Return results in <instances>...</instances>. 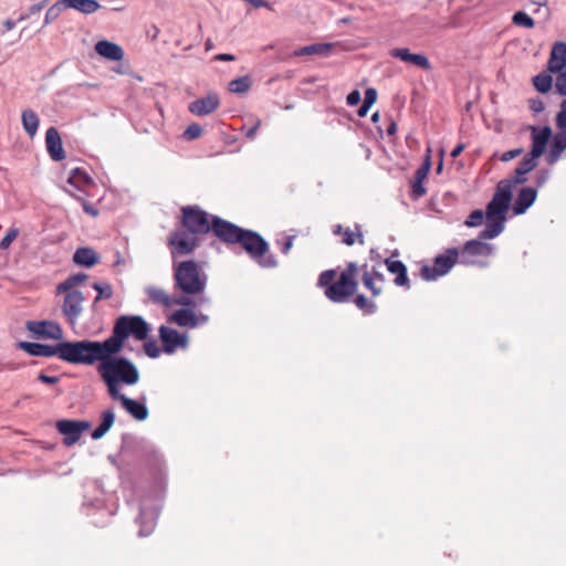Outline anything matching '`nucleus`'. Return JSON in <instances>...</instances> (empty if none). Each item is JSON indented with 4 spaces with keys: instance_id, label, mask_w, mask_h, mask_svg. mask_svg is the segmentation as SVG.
Wrapping results in <instances>:
<instances>
[{
    "instance_id": "nucleus-37",
    "label": "nucleus",
    "mask_w": 566,
    "mask_h": 566,
    "mask_svg": "<svg viewBox=\"0 0 566 566\" xmlns=\"http://www.w3.org/2000/svg\"><path fill=\"white\" fill-rule=\"evenodd\" d=\"M251 85H252V81H251L250 76L245 75V76H241V77L232 80L229 83V91L231 93H235V94H243L250 90Z\"/></svg>"
},
{
    "instance_id": "nucleus-53",
    "label": "nucleus",
    "mask_w": 566,
    "mask_h": 566,
    "mask_svg": "<svg viewBox=\"0 0 566 566\" xmlns=\"http://www.w3.org/2000/svg\"><path fill=\"white\" fill-rule=\"evenodd\" d=\"M422 180L415 179L411 184V190L415 198H420L426 195V188L422 185Z\"/></svg>"
},
{
    "instance_id": "nucleus-14",
    "label": "nucleus",
    "mask_w": 566,
    "mask_h": 566,
    "mask_svg": "<svg viewBox=\"0 0 566 566\" xmlns=\"http://www.w3.org/2000/svg\"><path fill=\"white\" fill-rule=\"evenodd\" d=\"M65 294L62 312L71 326H75L83 312L84 295L82 292H62Z\"/></svg>"
},
{
    "instance_id": "nucleus-2",
    "label": "nucleus",
    "mask_w": 566,
    "mask_h": 566,
    "mask_svg": "<svg viewBox=\"0 0 566 566\" xmlns=\"http://www.w3.org/2000/svg\"><path fill=\"white\" fill-rule=\"evenodd\" d=\"M96 369L111 398L122 394L120 385L134 386L140 379L136 365L118 354H107V358L98 364Z\"/></svg>"
},
{
    "instance_id": "nucleus-63",
    "label": "nucleus",
    "mask_w": 566,
    "mask_h": 566,
    "mask_svg": "<svg viewBox=\"0 0 566 566\" xmlns=\"http://www.w3.org/2000/svg\"><path fill=\"white\" fill-rule=\"evenodd\" d=\"M369 108H370V106H367V105L363 104V105L359 107L358 112H357L358 116H359V117H365V116L367 115V113H368Z\"/></svg>"
},
{
    "instance_id": "nucleus-8",
    "label": "nucleus",
    "mask_w": 566,
    "mask_h": 566,
    "mask_svg": "<svg viewBox=\"0 0 566 566\" xmlns=\"http://www.w3.org/2000/svg\"><path fill=\"white\" fill-rule=\"evenodd\" d=\"M548 71L556 74L555 88L560 95H566V43L556 42L548 60Z\"/></svg>"
},
{
    "instance_id": "nucleus-9",
    "label": "nucleus",
    "mask_w": 566,
    "mask_h": 566,
    "mask_svg": "<svg viewBox=\"0 0 566 566\" xmlns=\"http://www.w3.org/2000/svg\"><path fill=\"white\" fill-rule=\"evenodd\" d=\"M459 258V251L455 248L447 249L442 254L434 258L432 265H423L421 268V277L426 281H432L447 274Z\"/></svg>"
},
{
    "instance_id": "nucleus-24",
    "label": "nucleus",
    "mask_w": 566,
    "mask_h": 566,
    "mask_svg": "<svg viewBox=\"0 0 566 566\" xmlns=\"http://www.w3.org/2000/svg\"><path fill=\"white\" fill-rule=\"evenodd\" d=\"M95 51L98 55L111 61H120L124 57L123 49L113 42L102 40L95 44Z\"/></svg>"
},
{
    "instance_id": "nucleus-40",
    "label": "nucleus",
    "mask_w": 566,
    "mask_h": 566,
    "mask_svg": "<svg viewBox=\"0 0 566 566\" xmlns=\"http://www.w3.org/2000/svg\"><path fill=\"white\" fill-rule=\"evenodd\" d=\"M354 304L365 314H374L377 310L376 304L369 301L365 295L358 294L354 298Z\"/></svg>"
},
{
    "instance_id": "nucleus-44",
    "label": "nucleus",
    "mask_w": 566,
    "mask_h": 566,
    "mask_svg": "<svg viewBox=\"0 0 566 566\" xmlns=\"http://www.w3.org/2000/svg\"><path fill=\"white\" fill-rule=\"evenodd\" d=\"M556 127L558 133H566V99L562 102L559 112L556 115Z\"/></svg>"
},
{
    "instance_id": "nucleus-61",
    "label": "nucleus",
    "mask_w": 566,
    "mask_h": 566,
    "mask_svg": "<svg viewBox=\"0 0 566 566\" xmlns=\"http://www.w3.org/2000/svg\"><path fill=\"white\" fill-rule=\"evenodd\" d=\"M216 60L218 61H234V55L232 54H229V53H220V54H217L214 56Z\"/></svg>"
},
{
    "instance_id": "nucleus-34",
    "label": "nucleus",
    "mask_w": 566,
    "mask_h": 566,
    "mask_svg": "<svg viewBox=\"0 0 566 566\" xmlns=\"http://www.w3.org/2000/svg\"><path fill=\"white\" fill-rule=\"evenodd\" d=\"M531 206V187H524L520 190L518 197L513 203V212L515 214L524 213Z\"/></svg>"
},
{
    "instance_id": "nucleus-45",
    "label": "nucleus",
    "mask_w": 566,
    "mask_h": 566,
    "mask_svg": "<svg viewBox=\"0 0 566 566\" xmlns=\"http://www.w3.org/2000/svg\"><path fill=\"white\" fill-rule=\"evenodd\" d=\"M202 127L199 124L193 123L186 128L182 136L187 140H193L199 138L202 135Z\"/></svg>"
},
{
    "instance_id": "nucleus-10",
    "label": "nucleus",
    "mask_w": 566,
    "mask_h": 566,
    "mask_svg": "<svg viewBox=\"0 0 566 566\" xmlns=\"http://www.w3.org/2000/svg\"><path fill=\"white\" fill-rule=\"evenodd\" d=\"M149 298L157 304H161L166 307L172 305L180 306H199L207 303L209 300L206 296H200L197 301L186 295L170 296L166 291L158 287H149L147 290Z\"/></svg>"
},
{
    "instance_id": "nucleus-42",
    "label": "nucleus",
    "mask_w": 566,
    "mask_h": 566,
    "mask_svg": "<svg viewBox=\"0 0 566 566\" xmlns=\"http://www.w3.org/2000/svg\"><path fill=\"white\" fill-rule=\"evenodd\" d=\"M94 290L97 291V296L95 297L94 302L97 303L102 298H111L113 296V289L109 284H101V283H94L93 285Z\"/></svg>"
},
{
    "instance_id": "nucleus-28",
    "label": "nucleus",
    "mask_w": 566,
    "mask_h": 566,
    "mask_svg": "<svg viewBox=\"0 0 566 566\" xmlns=\"http://www.w3.org/2000/svg\"><path fill=\"white\" fill-rule=\"evenodd\" d=\"M115 422V413L112 409L104 410L101 413V423L92 432V439L98 440L104 437Z\"/></svg>"
},
{
    "instance_id": "nucleus-64",
    "label": "nucleus",
    "mask_w": 566,
    "mask_h": 566,
    "mask_svg": "<svg viewBox=\"0 0 566 566\" xmlns=\"http://www.w3.org/2000/svg\"><path fill=\"white\" fill-rule=\"evenodd\" d=\"M3 27L7 31H10L15 27V23L12 20L8 19L3 22Z\"/></svg>"
},
{
    "instance_id": "nucleus-59",
    "label": "nucleus",
    "mask_w": 566,
    "mask_h": 566,
    "mask_svg": "<svg viewBox=\"0 0 566 566\" xmlns=\"http://www.w3.org/2000/svg\"><path fill=\"white\" fill-rule=\"evenodd\" d=\"M83 209L90 216H93V217L98 216V210L86 201H83Z\"/></svg>"
},
{
    "instance_id": "nucleus-27",
    "label": "nucleus",
    "mask_w": 566,
    "mask_h": 566,
    "mask_svg": "<svg viewBox=\"0 0 566 566\" xmlns=\"http://www.w3.org/2000/svg\"><path fill=\"white\" fill-rule=\"evenodd\" d=\"M334 234L342 235V242L346 245H353L358 242L359 244H364V237L360 231L359 226H355L354 229L343 228L340 224L336 226L334 229Z\"/></svg>"
},
{
    "instance_id": "nucleus-46",
    "label": "nucleus",
    "mask_w": 566,
    "mask_h": 566,
    "mask_svg": "<svg viewBox=\"0 0 566 566\" xmlns=\"http://www.w3.org/2000/svg\"><path fill=\"white\" fill-rule=\"evenodd\" d=\"M430 168H431L430 155H427L422 165L417 169L415 179L423 181L427 178V176L430 171Z\"/></svg>"
},
{
    "instance_id": "nucleus-62",
    "label": "nucleus",
    "mask_w": 566,
    "mask_h": 566,
    "mask_svg": "<svg viewBox=\"0 0 566 566\" xmlns=\"http://www.w3.org/2000/svg\"><path fill=\"white\" fill-rule=\"evenodd\" d=\"M465 148V145L464 144H459L452 151H451V157L452 158H457L458 156H460V154L464 150Z\"/></svg>"
},
{
    "instance_id": "nucleus-35",
    "label": "nucleus",
    "mask_w": 566,
    "mask_h": 566,
    "mask_svg": "<svg viewBox=\"0 0 566 566\" xmlns=\"http://www.w3.org/2000/svg\"><path fill=\"white\" fill-rule=\"evenodd\" d=\"M332 49V45L329 43H315L312 45H306L297 51H295L296 56H303V55H326Z\"/></svg>"
},
{
    "instance_id": "nucleus-56",
    "label": "nucleus",
    "mask_w": 566,
    "mask_h": 566,
    "mask_svg": "<svg viewBox=\"0 0 566 566\" xmlns=\"http://www.w3.org/2000/svg\"><path fill=\"white\" fill-rule=\"evenodd\" d=\"M522 153H523L522 148H515V149L505 151V153L502 154L501 160L502 161H510V160L516 158L517 156H520Z\"/></svg>"
},
{
    "instance_id": "nucleus-50",
    "label": "nucleus",
    "mask_w": 566,
    "mask_h": 566,
    "mask_svg": "<svg viewBox=\"0 0 566 566\" xmlns=\"http://www.w3.org/2000/svg\"><path fill=\"white\" fill-rule=\"evenodd\" d=\"M535 130H536L535 127H533V139H536L538 142L547 144L549 138H551V136H552L551 128L549 127H544L538 133H535Z\"/></svg>"
},
{
    "instance_id": "nucleus-19",
    "label": "nucleus",
    "mask_w": 566,
    "mask_h": 566,
    "mask_svg": "<svg viewBox=\"0 0 566 566\" xmlns=\"http://www.w3.org/2000/svg\"><path fill=\"white\" fill-rule=\"evenodd\" d=\"M220 106V98L217 93H209L189 104V112L197 116H206L213 113Z\"/></svg>"
},
{
    "instance_id": "nucleus-18",
    "label": "nucleus",
    "mask_w": 566,
    "mask_h": 566,
    "mask_svg": "<svg viewBox=\"0 0 566 566\" xmlns=\"http://www.w3.org/2000/svg\"><path fill=\"white\" fill-rule=\"evenodd\" d=\"M113 400L120 401L123 408L136 420L144 421L147 419L149 411L144 403L145 397H140L142 401L134 400L128 398L124 394L118 395L117 397H113Z\"/></svg>"
},
{
    "instance_id": "nucleus-52",
    "label": "nucleus",
    "mask_w": 566,
    "mask_h": 566,
    "mask_svg": "<svg viewBox=\"0 0 566 566\" xmlns=\"http://www.w3.org/2000/svg\"><path fill=\"white\" fill-rule=\"evenodd\" d=\"M144 349H145L146 355L150 358H156L160 353L159 347L156 344V342H146L144 344Z\"/></svg>"
},
{
    "instance_id": "nucleus-55",
    "label": "nucleus",
    "mask_w": 566,
    "mask_h": 566,
    "mask_svg": "<svg viewBox=\"0 0 566 566\" xmlns=\"http://www.w3.org/2000/svg\"><path fill=\"white\" fill-rule=\"evenodd\" d=\"M377 99V91L375 88H367L365 92V99L364 103L367 106H370L376 102Z\"/></svg>"
},
{
    "instance_id": "nucleus-20",
    "label": "nucleus",
    "mask_w": 566,
    "mask_h": 566,
    "mask_svg": "<svg viewBox=\"0 0 566 566\" xmlns=\"http://www.w3.org/2000/svg\"><path fill=\"white\" fill-rule=\"evenodd\" d=\"M20 347L31 356L38 357H53L57 356L61 359L62 343L56 345H46L40 343H20Z\"/></svg>"
},
{
    "instance_id": "nucleus-38",
    "label": "nucleus",
    "mask_w": 566,
    "mask_h": 566,
    "mask_svg": "<svg viewBox=\"0 0 566 566\" xmlns=\"http://www.w3.org/2000/svg\"><path fill=\"white\" fill-rule=\"evenodd\" d=\"M553 77L548 73H541L533 77V86L542 93H546L552 88Z\"/></svg>"
},
{
    "instance_id": "nucleus-23",
    "label": "nucleus",
    "mask_w": 566,
    "mask_h": 566,
    "mask_svg": "<svg viewBox=\"0 0 566 566\" xmlns=\"http://www.w3.org/2000/svg\"><path fill=\"white\" fill-rule=\"evenodd\" d=\"M531 172V153L525 155L520 165L515 168L512 176L503 181L509 184V189L513 190L518 186L527 181Z\"/></svg>"
},
{
    "instance_id": "nucleus-3",
    "label": "nucleus",
    "mask_w": 566,
    "mask_h": 566,
    "mask_svg": "<svg viewBox=\"0 0 566 566\" xmlns=\"http://www.w3.org/2000/svg\"><path fill=\"white\" fill-rule=\"evenodd\" d=\"M359 266L349 262L336 279V270L323 271L317 280V285L324 289V295L333 303H345L354 296L358 289L357 275Z\"/></svg>"
},
{
    "instance_id": "nucleus-58",
    "label": "nucleus",
    "mask_w": 566,
    "mask_h": 566,
    "mask_svg": "<svg viewBox=\"0 0 566 566\" xmlns=\"http://www.w3.org/2000/svg\"><path fill=\"white\" fill-rule=\"evenodd\" d=\"M38 379L41 382L48 384V385H55L56 382H59V377H56V376H48V375H45L43 373L39 374Z\"/></svg>"
},
{
    "instance_id": "nucleus-17",
    "label": "nucleus",
    "mask_w": 566,
    "mask_h": 566,
    "mask_svg": "<svg viewBox=\"0 0 566 566\" xmlns=\"http://www.w3.org/2000/svg\"><path fill=\"white\" fill-rule=\"evenodd\" d=\"M27 327L34 335L50 339H61L63 337V331L61 326L51 321L41 322H28Z\"/></svg>"
},
{
    "instance_id": "nucleus-32",
    "label": "nucleus",
    "mask_w": 566,
    "mask_h": 566,
    "mask_svg": "<svg viewBox=\"0 0 566 566\" xmlns=\"http://www.w3.org/2000/svg\"><path fill=\"white\" fill-rule=\"evenodd\" d=\"M22 126L25 133L32 138L39 128V117L32 109H24L21 114Z\"/></svg>"
},
{
    "instance_id": "nucleus-25",
    "label": "nucleus",
    "mask_w": 566,
    "mask_h": 566,
    "mask_svg": "<svg viewBox=\"0 0 566 566\" xmlns=\"http://www.w3.org/2000/svg\"><path fill=\"white\" fill-rule=\"evenodd\" d=\"M566 149V133H556L546 154V161L549 165L555 164L562 153Z\"/></svg>"
},
{
    "instance_id": "nucleus-4",
    "label": "nucleus",
    "mask_w": 566,
    "mask_h": 566,
    "mask_svg": "<svg viewBox=\"0 0 566 566\" xmlns=\"http://www.w3.org/2000/svg\"><path fill=\"white\" fill-rule=\"evenodd\" d=\"M107 354H115L108 339L62 342L61 359L75 365L102 364Z\"/></svg>"
},
{
    "instance_id": "nucleus-51",
    "label": "nucleus",
    "mask_w": 566,
    "mask_h": 566,
    "mask_svg": "<svg viewBox=\"0 0 566 566\" xmlns=\"http://www.w3.org/2000/svg\"><path fill=\"white\" fill-rule=\"evenodd\" d=\"M48 2H49V0H42L39 3L32 4L29 8V13L22 14L19 20L23 21V20L28 19L31 14L39 13L48 4Z\"/></svg>"
},
{
    "instance_id": "nucleus-15",
    "label": "nucleus",
    "mask_w": 566,
    "mask_h": 566,
    "mask_svg": "<svg viewBox=\"0 0 566 566\" xmlns=\"http://www.w3.org/2000/svg\"><path fill=\"white\" fill-rule=\"evenodd\" d=\"M191 306H185L184 308L175 311L170 317L169 322L175 323L180 327H189L195 328L199 325L207 324L209 322V316L206 314H196Z\"/></svg>"
},
{
    "instance_id": "nucleus-60",
    "label": "nucleus",
    "mask_w": 566,
    "mask_h": 566,
    "mask_svg": "<svg viewBox=\"0 0 566 566\" xmlns=\"http://www.w3.org/2000/svg\"><path fill=\"white\" fill-rule=\"evenodd\" d=\"M293 241H294V235L287 237L286 241L284 242V244L281 249L283 254H287L290 252V250L293 247Z\"/></svg>"
},
{
    "instance_id": "nucleus-7",
    "label": "nucleus",
    "mask_w": 566,
    "mask_h": 566,
    "mask_svg": "<svg viewBox=\"0 0 566 566\" xmlns=\"http://www.w3.org/2000/svg\"><path fill=\"white\" fill-rule=\"evenodd\" d=\"M149 334V325L138 315H122L113 327L112 335L107 338L115 354H119L125 340L132 336L136 340H145Z\"/></svg>"
},
{
    "instance_id": "nucleus-33",
    "label": "nucleus",
    "mask_w": 566,
    "mask_h": 566,
    "mask_svg": "<svg viewBox=\"0 0 566 566\" xmlns=\"http://www.w3.org/2000/svg\"><path fill=\"white\" fill-rule=\"evenodd\" d=\"M87 279V275L84 273L74 274L67 277L65 281L61 282L56 286V292L62 294V292H78L75 290V286L80 285Z\"/></svg>"
},
{
    "instance_id": "nucleus-36",
    "label": "nucleus",
    "mask_w": 566,
    "mask_h": 566,
    "mask_svg": "<svg viewBox=\"0 0 566 566\" xmlns=\"http://www.w3.org/2000/svg\"><path fill=\"white\" fill-rule=\"evenodd\" d=\"M91 182L92 180L90 176L81 168L73 169L69 177V184L74 186L76 189H82Z\"/></svg>"
},
{
    "instance_id": "nucleus-29",
    "label": "nucleus",
    "mask_w": 566,
    "mask_h": 566,
    "mask_svg": "<svg viewBox=\"0 0 566 566\" xmlns=\"http://www.w3.org/2000/svg\"><path fill=\"white\" fill-rule=\"evenodd\" d=\"M67 9H74L84 14L96 12L101 4L96 0H63Z\"/></svg>"
},
{
    "instance_id": "nucleus-5",
    "label": "nucleus",
    "mask_w": 566,
    "mask_h": 566,
    "mask_svg": "<svg viewBox=\"0 0 566 566\" xmlns=\"http://www.w3.org/2000/svg\"><path fill=\"white\" fill-rule=\"evenodd\" d=\"M512 193L506 181L497 184L493 198L486 206V226L480 233L481 239H493L502 232Z\"/></svg>"
},
{
    "instance_id": "nucleus-48",
    "label": "nucleus",
    "mask_w": 566,
    "mask_h": 566,
    "mask_svg": "<svg viewBox=\"0 0 566 566\" xmlns=\"http://www.w3.org/2000/svg\"><path fill=\"white\" fill-rule=\"evenodd\" d=\"M512 21L515 25L531 28V17L528 14H526L525 12H522V11L516 12L512 18Z\"/></svg>"
},
{
    "instance_id": "nucleus-47",
    "label": "nucleus",
    "mask_w": 566,
    "mask_h": 566,
    "mask_svg": "<svg viewBox=\"0 0 566 566\" xmlns=\"http://www.w3.org/2000/svg\"><path fill=\"white\" fill-rule=\"evenodd\" d=\"M483 218H484V213L482 210H474L469 214V217L464 223L468 227H476L482 223Z\"/></svg>"
},
{
    "instance_id": "nucleus-39",
    "label": "nucleus",
    "mask_w": 566,
    "mask_h": 566,
    "mask_svg": "<svg viewBox=\"0 0 566 566\" xmlns=\"http://www.w3.org/2000/svg\"><path fill=\"white\" fill-rule=\"evenodd\" d=\"M64 9H67L64 6L63 0H59L53 6H51L45 13L44 17V25H49L59 19Z\"/></svg>"
},
{
    "instance_id": "nucleus-26",
    "label": "nucleus",
    "mask_w": 566,
    "mask_h": 566,
    "mask_svg": "<svg viewBox=\"0 0 566 566\" xmlns=\"http://www.w3.org/2000/svg\"><path fill=\"white\" fill-rule=\"evenodd\" d=\"M385 264L387 266V270L391 274L396 275V277L394 280L396 285L409 287V281H408V275H407V268H406V265L401 261L386 259L385 260Z\"/></svg>"
},
{
    "instance_id": "nucleus-13",
    "label": "nucleus",
    "mask_w": 566,
    "mask_h": 566,
    "mask_svg": "<svg viewBox=\"0 0 566 566\" xmlns=\"http://www.w3.org/2000/svg\"><path fill=\"white\" fill-rule=\"evenodd\" d=\"M91 423L85 420H69L63 419L56 422V430L64 436L63 443L71 447L76 443L82 433L90 429Z\"/></svg>"
},
{
    "instance_id": "nucleus-12",
    "label": "nucleus",
    "mask_w": 566,
    "mask_h": 566,
    "mask_svg": "<svg viewBox=\"0 0 566 566\" xmlns=\"http://www.w3.org/2000/svg\"><path fill=\"white\" fill-rule=\"evenodd\" d=\"M168 242L172 248V255L190 254L199 245L197 234L189 232L188 230L171 232Z\"/></svg>"
},
{
    "instance_id": "nucleus-41",
    "label": "nucleus",
    "mask_w": 566,
    "mask_h": 566,
    "mask_svg": "<svg viewBox=\"0 0 566 566\" xmlns=\"http://www.w3.org/2000/svg\"><path fill=\"white\" fill-rule=\"evenodd\" d=\"M533 14L536 15V18H533V27H535V24H544L551 18V9L548 6H542L534 9Z\"/></svg>"
},
{
    "instance_id": "nucleus-6",
    "label": "nucleus",
    "mask_w": 566,
    "mask_h": 566,
    "mask_svg": "<svg viewBox=\"0 0 566 566\" xmlns=\"http://www.w3.org/2000/svg\"><path fill=\"white\" fill-rule=\"evenodd\" d=\"M174 283L180 295H200L206 289L207 275L193 260L174 261Z\"/></svg>"
},
{
    "instance_id": "nucleus-21",
    "label": "nucleus",
    "mask_w": 566,
    "mask_h": 566,
    "mask_svg": "<svg viewBox=\"0 0 566 566\" xmlns=\"http://www.w3.org/2000/svg\"><path fill=\"white\" fill-rule=\"evenodd\" d=\"M45 145L50 157L54 161H61L65 158L62 139L55 127H50L45 133Z\"/></svg>"
},
{
    "instance_id": "nucleus-11",
    "label": "nucleus",
    "mask_w": 566,
    "mask_h": 566,
    "mask_svg": "<svg viewBox=\"0 0 566 566\" xmlns=\"http://www.w3.org/2000/svg\"><path fill=\"white\" fill-rule=\"evenodd\" d=\"M482 239L479 237L478 240L468 241L461 253H459L460 262L463 264H483V259L489 258L492 253V245L481 241Z\"/></svg>"
},
{
    "instance_id": "nucleus-31",
    "label": "nucleus",
    "mask_w": 566,
    "mask_h": 566,
    "mask_svg": "<svg viewBox=\"0 0 566 566\" xmlns=\"http://www.w3.org/2000/svg\"><path fill=\"white\" fill-rule=\"evenodd\" d=\"M74 263L78 265L93 266L97 263L98 256L91 248H80L73 255Z\"/></svg>"
},
{
    "instance_id": "nucleus-49",
    "label": "nucleus",
    "mask_w": 566,
    "mask_h": 566,
    "mask_svg": "<svg viewBox=\"0 0 566 566\" xmlns=\"http://www.w3.org/2000/svg\"><path fill=\"white\" fill-rule=\"evenodd\" d=\"M547 144L538 142L536 139H533V161L538 159L542 155L545 154ZM536 166L535 163H533V168Z\"/></svg>"
},
{
    "instance_id": "nucleus-16",
    "label": "nucleus",
    "mask_w": 566,
    "mask_h": 566,
    "mask_svg": "<svg viewBox=\"0 0 566 566\" xmlns=\"http://www.w3.org/2000/svg\"><path fill=\"white\" fill-rule=\"evenodd\" d=\"M159 334L164 345V350L168 354L174 353L178 347H187V335L180 334L178 331L174 328L161 326L159 329Z\"/></svg>"
},
{
    "instance_id": "nucleus-43",
    "label": "nucleus",
    "mask_w": 566,
    "mask_h": 566,
    "mask_svg": "<svg viewBox=\"0 0 566 566\" xmlns=\"http://www.w3.org/2000/svg\"><path fill=\"white\" fill-rule=\"evenodd\" d=\"M18 235L19 229L15 227H11L0 241V250H8L12 242L18 238Z\"/></svg>"
},
{
    "instance_id": "nucleus-30",
    "label": "nucleus",
    "mask_w": 566,
    "mask_h": 566,
    "mask_svg": "<svg viewBox=\"0 0 566 566\" xmlns=\"http://www.w3.org/2000/svg\"><path fill=\"white\" fill-rule=\"evenodd\" d=\"M363 284L368 289L373 296H378L381 293V286L377 285L376 281L384 282L382 274L378 273L375 269L373 271H365L363 274Z\"/></svg>"
},
{
    "instance_id": "nucleus-57",
    "label": "nucleus",
    "mask_w": 566,
    "mask_h": 566,
    "mask_svg": "<svg viewBox=\"0 0 566 566\" xmlns=\"http://www.w3.org/2000/svg\"><path fill=\"white\" fill-rule=\"evenodd\" d=\"M346 102L349 106L357 105L360 102L359 91L355 90V91L350 92L346 97Z\"/></svg>"
},
{
    "instance_id": "nucleus-22",
    "label": "nucleus",
    "mask_w": 566,
    "mask_h": 566,
    "mask_svg": "<svg viewBox=\"0 0 566 566\" xmlns=\"http://www.w3.org/2000/svg\"><path fill=\"white\" fill-rule=\"evenodd\" d=\"M392 57L399 59L403 62L413 64L422 70H430L431 64L424 54L411 53L407 48H397L390 51Z\"/></svg>"
},
{
    "instance_id": "nucleus-54",
    "label": "nucleus",
    "mask_w": 566,
    "mask_h": 566,
    "mask_svg": "<svg viewBox=\"0 0 566 566\" xmlns=\"http://www.w3.org/2000/svg\"><path fill=\"white\" fill-rule=\"evenodd\" d=\"M261 124L262 122L260 118L253 119L251 127H249L245 132L247 138L253 139L255 137L256 132L261 127Z\"/></svg>"
},
{
    "instance_id": "nucleus-1",
    "label": "nucleus",
    "mask_w": 566,
    "mask_h": 566,
    "mask_svg": "<svg viewBox=\"0 0 566 566\" xmlns=\"http://www.w3.org/2000/svg\"><path fill=\"white\" fill-rule=\"evenodd\" d=\"M181 212V223L189 232L198 235L212 231L222 243L242 248L260 266L271 269L277 265L275 256L269 254V243L258 232L210 216L198 206L182 207Z\"/></svg>"
}]
</instances>
